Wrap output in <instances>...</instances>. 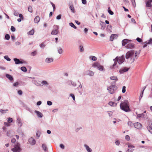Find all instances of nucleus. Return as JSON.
I'll list each match as a JSON object with an SVG mask.
<instances>
[{"instance_id":"31","label":"nucleus","mask_w":152,"mask_h":152,"mask_svg":"<svg viewBox=\"0 0 152 152\" xmlns=\"http://www.w3.org/2000/svg\"><path fill=\"white\" fill-rule=\"evenodd\" d=\"M97 69L98 70L101 71H105V69L104 68V67H96Z\"/></svg>"},{"instance_id":"17","label":"nucleus","mask_w":152,"mask_h":152,"mask_svg":"<svg viewBox=\"0 0 152 152\" xmlns=\"http://www.w3.org/2000/svg\"><path fill=\"white\" fill-rule=\"evenodd\" d=\"M147 128L148 131L152 134V122L151 125L147 126Z\"/></svg>"},{"instance_id":"55","label":"nucleus","mask_w":152,"mask_h":152,"mask_svg":"<svg viewBox=\"0 0 152 152\" xmlns=\"http://www.w3.org/2000/svg\"><path fill=\"white\" fill-rule=\"evenodd\" d=\"M70 96H71V97H72L73 100H75V95L72 94H70Z\"/></svg>"},{"instance_id":"14","label":"nucleus","mask_w":152,"mask_h":152,"mask_svg":"<svg viewBox=\"0 0 152 152\" xmlns=\"http://www.w3.org/2000/svg\"><path fill=\"white\" fill-rule=\"evenodd\" d=\"M130 41L131 40L126 39H124L122 42V45L124 46L126 44L129 42V41Z\"/></svg>"},{"instance_id":"34","label":"nucleus","mask_w":152,"mask_h":152,"mask_svg":"<svg viewBox=\"0 0 152 152\" xmlns=\"http://www.w3.org/2000/svg\"><path fill=\"white\" fill-rule=\"evenodd\" d=\"M40 136V132H39L38 131L36 133V136L37 139H38L39 138Z\"/></svg>"},{"instance_id":"36","label":"nucleus","mask_w":152,"mask_h":152,"mask_svg":"<svg viewBox=\"0 0 152 152\" xmlns=\"http://www.w3.org/2000/svg\"><path fill=\"white\" fill-rule=\"evenodd\" d=\"M58 52L59 54H61L63 53V50L61 48H58Z\"/></svg>"},{"instance_id":"32","label":"nucleus","mask_w":152,"mask_h":152,"mask_svg":"<svg viewBox=\"0 0 152 152\" xmlns=\"http://www.w3.org/2000/svg\"><path fill=\"white\" fill-rule=\"evenodd\" d=\"M20 69L22 71L24 72H26L27 71L26 67H20Z\"/></svg>"},{"instance_id":"26","label":"nucleus","mask_w":152,"mask_h":152,"mask_svg":"<svg viewBox=\"0 0 152 152\" xmlns=\"http://www.w3.org/2000/svg\"><path fill=\"white\" fill-rule=\"evenodd\" d=\"M151 2H150L149 0H148V1L146 3V5L147 7H151L152 5L151 4Z\"/></svg>"},{"instance_id":"29","label":"nucleus","mask_w":152,"mask_h":152,"mask_svg":"<svg viewBox=\"0 0 152 152\" xmlns=\"http://www.w3.org/2000/svg\"><path fill=\"white\" fill-rule=\"evenodd\" d=\"M93 66H100L99 63V62H95L93 65Z\"/></svg>"},{"instance_id":"44","label":"nucleus","mask_w":152,"mask_h":152,"mask_svg":"<svg viewBox=\"0 0 152 152\" xmlns=\"http://www.w3.org/2000/svg\"><path fill=\"white\" fill-rule=\"evenodd\" d=\"M108 12L111 15H113V12L110 10V7L108 8Z\"/></svg>"},{"instance_id":"20","label":"nucleus","mask_w":152,"mask_h":152,"mask_svg":"<svg viewBox=\"0 0 152 152\" xmlns=\"http://www.w3.org/2000/svg\"><path fill=\"white\" fill-rule=\"evenodd\" d=\"M40 20V18L38 16H36L34 19V21L35 23H38Z\"/></svg>"},{"instance_id":"24","label":"nucleus","mask_w":152,"mask_h":152,"mask_svg":"<svg viewBox=\"0 0 152 152\" xmlns=\"http://www.w3.org/2000/svg\"><path fill=\"white\" fill-rule=\"evenodd\" d=\"M69 8L70 9L71 11L73 12H75L74 7L73 6V5L71 4L69 6Z\"/></svg>"},{"instance_id":"43","label":"nucleus","mask_w":152,"mask_h":152,"mask_svg":"<svg viewBox=\"0 0 152 152\" xmlns=\"http://www.w3.org/2000/svg\"><path fill=\"white\" fill-rule=\"evenodd\" d=\"M79 48H80V52H83L84 51V49L83 48V46L82 45H80L79 46Z\"/></svg>"},{"instance_id":"63","label":"nucleus","mask_w":152,"mask_h":152,"mask_svg":"<svg viewBox=\"0 0 152 152\" xmlns=\"http://www.w3.org/2000/svg\"><path fill=\"white\" fill-rule=\"evenodd\" d=\"M11 30L12 31H15V28L14 26H11Z\"/></svg>"},{"instance_id":"8","label":"nucleus","mask_w":152,"mask_h":152,"mask_svg":"<svg viewBox=\"0 0 152 152\" xmlns=\"http://www.w3.org/2000/svg\"><path fill=\"white\" fill-rule=\"evenodd\" d=\"M55 27L56 29H53L51 32L52 35H56L58 33V27L57 26H56Z\"/></svg>"},{"instance_id":"60","label":"nucleus","mask_w":152,"mask_h":152,"mask_svg":"<svg viewBox=\"0 0 152 152\" xmlns=\"http://www.w3.org/2000/svg\"><path fill=\"white\" fill-rule=\"evenodd\" d=\"M19 84V83L18 82H16L14 83L13 84V86L16 87Z\"/></svg>"},{"instance_id":"15","label":"nucleus","mask_w":152,"mask_h":152,"mask_svg":"<svg viewBox=\"0 0 152 152\" xmlns=\"http://www.w3.org/2000/svg\"><path fill=\"white\" fill-rule=\"evenodd\" d=\"M86 74L90 76H93L94 75V73L93 72L91 71L88 70L86 72Z\"/></svg>"},{"instance_id":"23","label":"nucleus","mask_w":152,"mask_h":152,"mask_svg":"<svg viewBox=\"0 0 152 152\" xmlns=\"http://www.w3.org/2000/svg\"><path fill=\"white\" fill-rule=\"evenodd\" d=\"M109 104L112 106H115L117 105V104L113 102H110L108 103Z\"/></svg>"},{"instance_id":"45","label":"nucleus","mask_w":152,"mask_h":152,"mask_svg":"<svg viewBox=\"0 0 152 152\" xmlns=\"http://www.w3.org/2000/svg\"><path fill=\"white\" fill-rule=\"evenodd\" d=\"M132 5L134 7L136 6L135 0H132Z\"/></svg>"},{"instance_id":"47","label":"nucleus","mask_w":152,"mask_h":152,"mask_svg":"<svg viewBox=\"0 0 152 152\" xmlns=\"http://www.w3.org/2000/svg\"><path fill=\"white\" fill-rule=\"evenodd\" d=\"M10 37L9 35L8 34H7L5 36V38L7 40H9L10 39Z\"/></svg>"},{"instance_id":"61","label":"nucleus","mask_w":152,"mask_h":152,"mask_svg":"<svg viewBox=\"0 0 152 152\" xmlns=\"http://www.w3.org/2000/svg\"><path fill=\"white\" fill-rule=\"evenodd\" d=\"M60 147L63 149H64V146L63 144H61L60 145Z\"/></svg>"},{"instance_id":"27","label":"nucleus","mask_w":152,"mask_h":152,"mask_svg":"<svg viewBox=\"0 0 152 152\" xmlns=\"http://www.w3.org/2000/svg\"><path fill=\"white\" fill-rule=\"evenodd\" d=\"M89 58L93 61H96L97 59V58L95 56H90L89 57Z\"/></svg>"},{"instance_id":"11","label":"nucleus","mask_w":152,"mask_h":152,"mask_svg":"<svg viewBox=\"0 0 152 152\" xmlns=\"http://www.w3.org/2000/svg\"><path fill=\"white\" fill-rule=\"evenodd\" d=\"M126 67H124L122 69H120L119 72L121 74H123L124 72L127 71L129 69V68H126Z\"/></svg>"},{"instance_id":"35","label":"nucleus","mask_w":152,"mask_h":152,"mask_svg":"<svg viewBox=\"0 0 152 152\" xmlns=\"http://www.w3.org/2000/svg\"><path fill=\"white\" fill-rule=\"evenodd\" d=\"M146 42H147V44H152V39L150 38V40H148L146 41Z\"/></svg>"},{"instance_id":"9","label":"nucleus","mask_w":152,"mask_h":152,"mask_svg":"<svg viewBox=\"0 0 152 152\" xmlns=\"http://www.w3.org/2000/svg\"><path fill=\"white\" fill-rule=\"evenodd\" d=\"M14 60L15 62V64H22L23 63H26V62L25 61H20L19 59H17V58H14Z\"/></svg>"},{"instance_id":"2","label":"nucleus","mask_w":152,"mask_h":152,"mask_svg":"<svg viewBox=\"0 0 152 152\" xmlns=\"http://www.w3.org/2000/svg\"><path fill=\"white\" fill-rule=\"evenodd\" d=\"M121 109L123 110L128 112L131 111V110L129 107V102L127 100H125L124 102H122L120 104Z\"/></svg>"},{"instance_id":"21","label":"nucleus","mask_w":152,"mask_h":152,"mask_svg":"<svg viewBox=\"0 0 152 152\" xmlns=\"http://www.w3.org/2000/svg\"><path fill=\"white\" fill-rule=\"evenodd\" d=\"M53 61L52 58H47L45 60V62L48 63H49Z\"/></svg>"},{"instance_id":"53","label":"nucleus","mask_w":152,"mask_h":152,"mask_svg":"<svg viewBox=\"0 0 152 152\" xmlns=\"http://www.w3.org/2000/svg\"><path fill=\"white\" fill-rule=\"evenodd\" d=\"M120 141L119 140H117L115 142V143L117 145H119L120 144Z\"/></svg>"},{"instance_id":"22","label":"nucleus","mask_w":152,"mask_h":152,"mask_svg":"<svg viewBox=\"0 0 152 152\" xmlns=\"http://www.w3.org/2000/svg\"><path fill=\"white\" fill-rule=\"evenodd\" d=\"M118 37V36L116 34H112L111 35L110 37V39L111 41H113L115 37Z\"/></svg>"},{"instance_id":"62","label":"nucleus","mask_w":152,"mask_h":152,"mask_svg":"<svg viewBox=\"0 0 152 152\" xmlns=\"http://www.w3.org/2000/svg\"><path fill=\"white\" fill-rule=\"evenodd\" d=\"M61 18V15H58L56 17V19L57 20H59Z\"/></svg>"},{"instance_id":"10","label":"nucleus","mask_w":152,"mask_h":152,"mask_svg":"<svg viewBox=\"0 0 152 152\" xmlns=\"http://www.w3.org/2000/svg\"><path fill=\"white\" fill-rule=\"evenodd\" d=\"M28 141L32 145H34L35 144L36 141L32 137L29 139Z\"/></svg>"},{"instance_id":"37","label":"nucleus","mask_w":152,"mask_h":152,"mask_svg":"<svg viewBox=\"0 0 152 152\" xmlns=\"http://www.w3.org/2000/svg\"><path fill=\"white\" fill-rule=\"evenodd\" d=\"M28 10L30 12H33V10L32 7L30 6L28 7Z\"/></svg>"},{"instance_id":"13","label":"nucleus","mask_w":152,"mask_h":152,"mask_svg":"<svg viewBox=\"0 0 152 152\" xmlns=\"http://www.w3.org/2000/svg\"><path fill=\"white\" fill-rule=\"evenodd\" d=\"M32 82L35 85H37V86H42V85L41 86V82L39 81H37L33 80L32 81Z\"/></svg>"},{"instance_id":"41","label":"nucleus","mask_w":152,"mask_h":152,"mask_svg":"<svg viewBox=\"0 0 152 152\" xmlns=\"http://www.w3.org/2000/svg\"><path fill=\"white\" fill-rule=\"evenodd\" d=\"M8 110H4L2 109H1L0 110V112L2 113H6V112L7 111H8Z\"/></svg>"},{"instance_id":"4","label":"nucleus","mask_w":152,"mask_h":152,"mask_svg":"<svg viewBox=\"0 0 152 152\" xmlns=\"http://www.w3.org/2000/svg\"><path fill=\"white\" fill-rule=\"evenodd\" d=\"M117 89V87L115 85L111 86L107 88V90L108 91L109 93L111 94H114Z\"/></svg>"},{"instance_id":"52","label":"nucleus","mask_w":152,"mask_h":152,"mask_svg":"<svg viewBox=\"0 0 152 152\" xmlns=\"http://www.w3.org/2000/svg\"><path fill=\"white\" fill-rule=\"evenodd\" d=\"M143 115L142 113L140 114H138L137 115V118H138L142 117Z\"/></svg>"},{"instance_id":"56","label":"nucleus","mask_w":152,"mask_h":152,"mask_svg":"<svg viewBox=\"0 0 152 152\" xmlns=\"http://www.w3.org/2000/svg\"><path fill=\"white\" fill-rule=\"evenodd\" d=\"M136 40H137L139 42H142V39L140 38H139V37H138L137 38V39H136Z\"/></svg>"},{"instance_id":"1","label":"nucleus","mask_w":152,"mask_h":152,"mask_svg":"<svg viewBox=\"0 0 152 152\" xmlns=\"http://www.w3.org/2000/svg\"><path fill=\"white\" fill-rule=\"evenodd\" d=\"M139 53L136 51L134 53V50H130L127 52L126 54V58L128 59L131 58L132 59V61H134V60L137 58V55L139 54Z\"/></svg>"},{"instance_id":"7","label":"nucleus","mask_w":152,"mask_h":152,"mask_svg":"<svg viewBox=\"0 0 152 152\" xmlns=\"http://www.w3.org/2000/svg\"><path fill=\"white\" fill-rule=\"evenodd\" d=\"M134 45L133 43H129L126 46V48L128 49H132L134 48Z\"/></svg>"},{"instance_id":"25","label":"nucleus","mask_w":152,"mask_h":152,"mask_svg":"<svg viewBox=\"0 0 152 152\" xmlns=\"http://www.w3.org/2000/svg\"><path fill=\"white\" fill-rule=\"evenodd\" d=\"M42 147L45 151H48V148L45 144H42Z\"/></svg>"},{"instance_id":"54","label":"nucleus","mask_w":152,"mask_h":152,"mask_svg":"<svg viewBox=\"0 0 152 152\" xmlns=\"http://www.w3.org/2000/svg\"><path fill=\"white\" fill-rule=\"evenodd\" d=\"M143 91H142V92L141 93L140 97H139V99L140 100L141 99L142 97L143 96Z\"/></svg>"},{"instance_id":"6","label":"nucleus","mask_w":152,"mask_h":152,"mask_svg":"<svg viewBox=\"0 0 152 152\" xmlns=\"http://www.w3.org/2000/svg\"><path fill=\"white\" fill-rule=\"evenodd\" d=\"M133 125L135 128L138 129H140L142 127L141 124L139 122H137L134 124Z\"/></svg>"},{"instance_id":"12","label":"nucleus","mask_w":152,"mask_h":152,"mask_svg":"<svg viewBox=\"0 0 152 152\" xmlns=\"http://www.w3.org/2000/svg\"><path fill=\"white\" fill-rule=\"evenodd\" d=\"M17 122L18 126L20 127L22 125V123L21 122V119L20 118H18L17 120Z\"/></svg>"},{"instance_id":"51","label":"nucleus","mask_w":152,"mask_h":152,"mask_svg":"<svg viewBox=\"0 0 152 152\" xmlns=\"http://www.w3.org/2000/svg\"><path fill=\"white\" fill-rule=\"evenodd\" d=\"M4 58L5 59L8 61H10V59L9 58L8 56H4Z\"/></svg>"},{"instance_id":"58","label":"nucleus","mask_w":152,"mask_h":152,"mask_svg":"<svg viewBox=\"0 0 152 152\" xmlns=\"http://www.w3.org/2000/svg\"><path fill=\"white\" fill-rule=\"evenodd\" d=\"M18 94L20 95H21L22 94L23 92L21 90H19L18 91Z\"/></svg>"},{"instance_id":"28","label":"nucleus","mask_w":152,"mask_h":152,"mask_svg":"<svg viewBox=\"0 0 152 152\" xmlns=\"http://www.w3.org/2000/svg\"><path fill=\"white\" fill-rule=\"evenodd\" d=\"M110 79L111 80H114L116 82L118 80L117 77L116 76H111L110 77Z\"/></svg>"},{"instance_id":"30","label":"nucleus","mask_w":152,"mask_h":152,"mask_svg":"<svg viewBox=\"0 0 152 152\" xmlns=\"http://www.w3.org/2000/svg\"><path fill=\"white\" fill-rule=\"evenodd\" d=\"M34 33V30L32 29L31 31H30L28 33V35H33Z\"/></svg>"},{"instance_id":"59","label":"nucleus","mask_w":152,"mask_h":152,"mask_svg":"<svg viewBox=\"0 0 152 152\" xmlns=\"http://www.w3.org/2000/svg\"><path fill=\"white\" fill-rule=\"evenodd\" d=\"M147 42H145L144 43H142V44H144V45H143V48H145L147 46V44H147Z\"/></svg>"},{"instance_id":"50","label":"nucleus","mask_w":152,"mask_h":152,"mask_svg":"<svg viewBox=\"0 0 152 152\" xmlns=\"http://www.w3.org/2000/svg\"><path fill=\"white\" fill-rule=\"evenodd\" d=\"M47 104L48 105H49V106H50L51 105H52V102L50 101H48L47 102Z\"/></svg>"},{"instance_id":"46","label":"nucleus","mask_w":152,"mask_h":152,"mask_svg":"<svg viewBox=\"0 0 152 152\" xmlns=\"http://www.w3.org/2000/svg\"><path fill=\"white\" fill-rule=\"evenodd\" d=\"M126 87L125 86H123V88H122V92L123 93H124L125 92H126Z\"/></svg>"},{"instance_id":"42","label":"nucleus","mask_w":152,"mask_h":152,"mask_svg":"<svg viewBox=\"0 0 152 152\" xmlns=\"http://www.w3.org/2000/svg\"><path fill=\"white\" fill-rule=\"evenodd\" d=\"M72 85L74 86V87H75L76 86V83L75 82H73L72 81H70Z\"/></svg>"},{"instance_id":"38","label":"nucleus","mask_w":152,"mask_h":152,"mask_svg":"<svg viewBox=\"0 0 152 152\" xmlns=\"http://www.w3.org/2000/svg\"><path fill=\"white\" fill-rule=\"evenodd\" d=\"M7 121L9 123L12 122L13 121L12 118H8L7 119Z\"/></svg>"},{"instance_id":"39","label":"nucleus","mask_w":152,"mask_h":152,"mask_svg":"<svg viewBox=\"0 0 152 152\" xmlns=\"http://www.w3.org/2000/svg\"><path fill=\"white\" fill-rule=\"evenodd\" d=\"M128 126L130 127L132 126L133 125V124L132 123L131 121H128Z\"/></svg>"},{"instance_id":"33","label":"nucleus","mask_w":152,"mask_h":152,"mask_svg":"<svg viewBox=\"0 0 152 152\" xmlns=\"http://www.w3.org/2000/svg\"><path fill=\"white\" fill-rule=\"evenodd\" d=\"M69 25L72 27L73 28L75 29H76L77 27L74 24L72 23H69Z\"/></svg>"},{"instance_id":"48","label":"nucleus","mask_w":152,"mask_h":152,"mask_svg":"<svg viewBox=\"0 0 152 152\" xmlns=\"http://www.w3.org/2000/svg\"><path fill=\"white\" fill-rule=\"evenodd\" d=\"M125 139L127 141H129L130 140V137L129 135H126L125 137Z\"/></svg>"},{"instance_id":"49","label":"nucleus","mask_w":152,"mask_h":152,"mask_svg":"<svg viewBox=\"0 0 152 152\" xmlns=\"http://www.w3.org/2000/svg\"><path fill=\"white\" fill-rule=\"evenodd\" d=\"M37 53V52L36 51H34L33 52H32L31 53V55L32 56H35Z\"/></svg>"},{"instance_id":"3","label":"nucleus","mask_w":152,"mask_h":152,"mask_svg":"<svg viewBox=\"0 0 152 152\" xmlns=\"http://www.w3.org/2000/svg\"><path fill=\"white\" fill-rule=\"evenodd\" d=\"M124 60L125 57L124 56H122L121 57L117 56L113 59L114 63L113 65V66H116L118 62V64H120L123 63L124 61Z\"/></svg>"},{"instance_id":"18","label":"nucleus","mask_w":152,"mask_h":152,"mask_svg":"<svg viewBox=\"0 0 152 152\" xmlns=\"http://www.w3.org/2000/svg\"><path fill=\"white\" fill-rule=\"evenodd\" d=\"M84 146L85 147L86 150L88 152H91L92 149L89 147L86 144L84 145Z\"/></svg>"},{"instance_id":"16","label":"nucleus","mask_w":152,"mask_h":152,"mask_svg":"<svg viewBox=\"0 0 152 152\" xmlns=\"http://www.w3.org/2000/svg\"><path fill=\"white\" fill-rule=\"evenodd\" d=\"M35 112L37 113L38 117L41 118L42 117V114L40 112L37 110H35Z\"/></svg>"},{"instance_id":"19","label":"nucleus","mask_w":152,"mask_h":152,"mask_svg":"<svg viewBox=\"0 0 152 152\" xmlns=\"http://www.w3.org/2000/svg\"><path fill=\"white\" fill-rule=\"evenodd\" d=\"M6 77L11 81L12 80H13L12 77L9 74H6Z\"/></svg>"},{"instance_id":"40","label":"nucleus","mask_w":152,"mask_h":152,"mask_svg":"<svg viewBox=\"0 0 152 152\" xmlns=\"http://www.w3.org/2000/svg\"><path fill=\"white\" fill-rule=\"evenodd\" d=\"M127 145H128V147L129 148H135V146H134L133 145H132L130 144L129 143H128L127 144Z\"/></svg>"},{"instance_id":"5","label":"nucleus","mask_w":152,"mask_h":152,"mask_svg":"<svg viewBox=\"0 0 152 152\" xmlns=\"http://www.w3.org/2000/svg\"><path fill=\"white\" fill-rule=\"evenodd\" d=\"M21 150L20 146L17 145L14 146V148L12 149V151L14 152H20Z\"/></svg>"},{"instance_id":"64","label":"nucleus","mask_w":152,"mask_h":152,"mask_svg":"<svg viewBox=\"0 0 152 152\" xmlns=\"http://www.w3.org/2000/svg\"><path fill=\"white\" fill-rule=\"evenodd\" d=\"M42 104V102L41 101H39L37 103V104L38 106Z\"/></svg>"},{"instance_id":"57","label":"nucleus","mask_w":152,"mask_h":152,"mask_svg":"<svg viewBox=\"0 0 152 152\" xmlns=\"http://www.w3.org/2000/svg\"><path fill=\"white\" fill-rule=\"evenodd\" d=\"M45 45L44 44V42H42L40 45V46L41 48H44L45 46Z\"/></svg>"}]
</instances>
